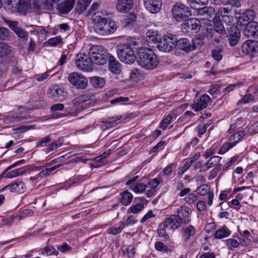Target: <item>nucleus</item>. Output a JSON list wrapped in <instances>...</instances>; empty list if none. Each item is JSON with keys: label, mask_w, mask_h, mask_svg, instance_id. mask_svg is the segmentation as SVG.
<instances>
[{"label": "nucleus", "mask_w": 258, "mask_h": 258, "mask_svg": "<svg viewBox=\"0 0 258 258\" xmlns=\"http://www.w3.org/2000/svg\"><path fill=\"white\" fill-rule=\"evenodd\" d=\"M91 94H83L73 100V104L76 108L82 107V104L87 101L90 100L92 98Z\"/></svg>", "instance_id": "obj_28"}, {"label": "nucleus", "mask_w": 258, "mask_h": 258, "mask_svg": "<svg viewBox=\"0 0 258 258\" xmlns=\"http://www.w3.org/2000/svg\"><path fill=\"white\" fill-rule=\"evenodd\" d=\"M12 51V47L8 44L4 42H0V57L10 55Z\"/></svg>", "instance_id": "obj_33"}, {"label": "nucleus", "mask_w": 258, "mask_h": 258, "mask_svg": "<svg viewBox=\"0 0 258 258\" xmlns=\"http://www.w3.org/2000/svg\"><path fill=\"white\" fill-rule=\"evenodd\" d=\"M137 17L134 13H130L125 19V23L126 25H132L136 20Z\"/></svg>", "instance_id": "obj_60"}, {"label": "nucleus", "mask_w": 258, "mask_h": 258, "mask_svg": "<svg viewBox=\"0 0 258 258\" xmlns=\"http://www.w3.org/2000/svg\"><path fill=\"white\" fill-rule=\"evenodd\" d=\"M93 63L97 65H103L107 62L110 54L102 45H95L91 47L89 52Z\"/></svg>", "instance_id": "obj_4"}, {"label": "nucleus", "mask_w": 258, "mask_h": 258, "mask_svg": "<svg viewBox=\"0 0 258 258\" xmlns=\"http://www.w3.org/2000/svg\"><path fill=\"white\" fill-rule=\"evenodd\" d=\"M147 188V185L143 183H138L132 189L136 193H142Z\"/></svg>", "instance_id": "obj_53"}, {"label": "nucleus", "mask_w": 258, "mask_h": 258, "mask_svg": "<svg viewBox=\"0 0 258 258\" xmlns=\"http://www.w3.org/2000/svg\"><path fill=\"white\" fill-rule=\"evenodd\" d=\"M230 234V230L226 226H223L215 232L214 237L217 239H222L228 237Z\"/></svg>", "instance_id": "obj_31"}, {"label": "nucleus", "mask_w": 258, "mask_h": 258, "mask_svg": "<svg viewBox=\"0 0 258 258\" xmlns=\"http://www.w3.org/2000/svg\"><path fill=\"white\" fill-rule=\"evenodd\" d=\"M104 165L103 160L100 156L96 157L94 159L93 166L95 168H99Z\"/></svg>", "instance_id": "obj_64"}, {"label": "nucleus", "mask_w": 258, "mask_h": 258, "mask_svg": "<svg viewBox=\"0 0 258 258\" xmlns=\"http://www.w3.org/2000/svg\"><path fill=\"white\" fill-rule=\"evenodd\" d=\"M71 84L78 89H85L88 84L87 79L81 74L73 72L68 76Z\"/></svg>", "instance_id": "obj_11"}, {"label": "nucleus", "mask_w": 258, "mask_h": 258, "mask_svg": "<svg viewBox=\"0 0 258 258\" xmlns=\"http://www.w3.org/2000/svg\"><path fill=\"white\" fill-rule=\"evenodd\" d=\"M48 94L49 97L55 101L62 102L67 96L68 93L63 88H56L50 90Z\"/></svg>", "instance_id": "obj_16"}, {"label": "nucleus", "mask_w": 258, "mask_h": 258, "mask_svg": "<svg viewBox=\"0 0 258 258\" xmlns=\"http://www.w3.org/2000/svg\"><path fill=\"white\" fill-rule=\"evenodd\" d=\"M91 2V0H78L76 7V11L82 14L87 10Z\"/></svg>", "instance_id": "obj_30"}, {"label": "nucleus", "mask_w": 258, "mask_h": 258, "mask_svg": "<svg viewBox=\"0 0 258 258\" xmlns=\"http://www.w3.org/2000/svg\"><path fill=\"white\" fill-rule=\"evenodd\" d=\"M191 211L189 208L185 206H181L177 209L176 216L181 224L186 225L191 221Z\"/></svg>", "instance_id": "obj_13"}, {"label": "nucleus", "mask_w": 258, "mask_h": 258, "mask_svg": "<svg viewBox=\"0 0 258 258\" xmlns=\"http://www.w3.org/2000/svg\"><path fill=\"white\" fill-rule=\"evenodd\" d=\"M121 118V116H118L116 117H108L106 119H102L101 122L104 124L102 126V128L104 130L115 126L117 124V121L120 120Z\"/></svg>", "instance_id": "obj_25"}, {"label": "nucleus", "mask_w": 258, "mask_h": 258, "mask_svg": "<svg viewBox=\"0 0 258 258\" xmlns=\"http://www.w3.org/2000/svg\"><path fill=\"white\" fill-rule=\"evenodd\" d=\"M234 147V144L230 143L229 142H226L223 144L222 147L219 149L218 154H223L227 152L229 150Z\"/></svg>", "instance_id": "obj_46"}, {"label": "nucleus", "mask_w": 258, "mask_h": 258, "mask_svg": "<svg viewBox=\"0 0 258 258\" xmlns=\"http://www.w3.org/2000/svg\"><path fill=\"white\" fill-rule=\"evenodd\" d=\"M168 231L167 229L162 228L160 225L158 226L157 233L160 237H163L165 240H168L170 239L169 235L167 233Z\"/></svg>", "instance_id": "obj_45"}, {"label": "nucleus", "mask_w": 258, "mask_h": 258, "mask_svg": "<svg viewBox=\"0 0 258 258\" xmlns=\"http://www.w3.org/2000/svg\"><path fill=\"white\" fill-rule=\"evenodd\" d=\"M220 86L218 84L211 85L209 90V93L212 95H217L220 94Z\"/></svg>", "instance_id": "obj_57"}, {"label": "nucleus", "mask_w": 258, "mask_h": 258, "mask_svg": "<svg viewBox=\"0 0 258 258\" xmlns=\"http://www.w3.org/2000/svg\"><path fill=\"white\" fill-rule=\"evenodd\" d=\"M51 140L50 136H48L42 138L40 139V140L37 143V147L41 146L43 147L46 146V145L50 142Z\"/></svg>", "instance_id": "obj_59"}, {"label": "nucleus", "mask_w": 258, "mask_h": 258, "mask_svg": "<svg viewBox=\"0 0 258 258\" xmlns=\"http://www.w3.org/2000/svg\"><path fill=\"white\" fill-rule=\"evenodd\" d=\"M116 48L118 57L122 62L126 64H132L137 59V57L130 45L120 44Z\"/></svg>", "instance_id": "obj_3"}, {"label": "nucleus", "mask_w": 258, "mask_h": 258, "mask_svg": "<svg viewBox=\"0 0 258 258\" xmlns=\"http://www.w3.org/2000/svg\"><path fill=\"white\" fill-rule=\"evenodd\" d=\"M187 3L190 8L193 9H198V7L201 5L208 4V0H187Z\"/></svg>", "instance_id": "obj_39"}, {"label": "nucleus", "mask_w": 258, "mask_h": 258, "mask_svg": "<svg viewBox=\"0 0 258 258\" xmlns=\"http://www.w3.org/2000/svg\"><path fill=\"white\" fill-rule=\"evenodd\" d=\"M176 36L172 34L164 36L160 39L157 47L160 51L170 52L175 48Z\"/></svg>", "instance_id": "obj_10"}, {"label": "nucleus", "mask_w": 258, "mask_h": 258, "mask_svg": "<svg viewBox=\"0 0 258 258\" xmlns=\"http://www.w3.org/2000/svg\"><path fill=\"white\" fill-rule=\"evenodd\" d=\"M90 82L92 85L95 88H102L105 84V80L103 78L93 77L91 78Z\"/></svg>", "instance_id": "obj_37"}, {"label": "nucleus", "mask_w": 258, "mask_h": 258, "mask_svg": "<svg viewBox=\"0 0 258 258\" xmlns=\"http://www.w3.org/2000/svg\"><path fill=\"white\" fill-rule=\"evenodd\" d=\"M75 0H65L57 6V10L60 14H67L73 8Z\"/></svg>", "instance_id": "obj_18"}, {"label": "nucleus", "mask_w": 258, "mask_h": 258, "mask_svg": "<svg viewBox=\"0 0 258 258\" xmlns=\"http://www.w3.org/2000/svg\"><path fill=\"white\" fill-rule=\"evenodd\" d=\"M222 21L227 25H230L233 21V17L231 15L222 14Z\"/></svg>", "instance_id": "obj_58"}, {"label": "nucleus", "mask_w": 258, "mask_h": 258, "mask_svg": "<svg viewBox=\"0 0 258 258\" xmlns=\"http://www.w3.org/2000/svg\"><path fill=\"white\" fill-rule=\"evenodd\" d=\"M198 196L192 193L188 194L184 199L186 203L188 205L195 204L198 200Z\"/></svg>", "instance_id": "obj_43"}, {"label": "nucleus", "mask_w": 258, "mask_h": 258, "mask_svg": "<svg viewBox=\"0 0 258 258\" xmlns=\"http://www.w3.org/2000/svg\"><path fill=\"white\" fill-rule=\"evenodd\" d=\"M221 157L218 156H212L208 161L209 167H213L220 161Z\"/></svg>", "instance_id": "obj_50"}, {"label": "nucleus", "mask_w": 258, "mask_h": 258, "mask_svg": "<svg viewBox=\"0 0 258 258\" xmlns=\"http://www.w3.org/2000/svg\"><path fill=\"white\" fill-rule=\"evenodd\" d=\"M198 13L201 15H206L212 18L215 15V9L212 7H205L199 9Z\"/></svg>", "instance_id": "obj_36"}, {"label": "nucleus", "mask_w": 258, "mask_h": 258, "mask_svg": "<svg viewBox=\"0 0 258 258\" xmlns=\"http://www.w3.org/2000/svg\"><path fill=\"white\" fill-rule=\"evenodd\" d=\"M15 32L19 38H22L24 40H26L28 38V32L20 27L17 28Z\"/></svg>", "instance_id": "obj_52"}, {"label": "nucleus", "mask_w": 258, "mask_h": 258, "mask_svg": "<svg viewBox=\"0 0 258 258\" xmlns=\"http://www.w3.org/2000/svg\"><path fill=\"white\" fill-rule=\"evenodd\" d=\"M146 9L152 14H156L160 11L162 6V0H143Z\"/></svg>", "instance_id": "obj_15"}, {"label": "nucleus", "mask_w": 258, "mask_h": 258, "mask_svg": "<svg viewBox=\"0 0 258 258\" xmlns=\"http://www.w3.org/2000/svg\"><path fill=\"white\" fill-rule=\"evenodd\" d=\"M238 158H239L238 155L234 156V157H232L230 159V161L224 165V166L223 167V170H227L230 166H231L235 162H236V161L238 160Z\"/></svg>", "instance_id": "obj_62"}, {"label": "nucleus", "mask_w": 258, "mask_h": 258, "mask_svg": "<svg viewBox=\"0 0 258 258\" xmlns=\"http://www.w3.org/2000/svg\"><path fill=\"white\" fill-rule=\"evenodd\" d=\"M108 60L109 71L115 74H119L121 67L118 61L112 55H110Z\"/></svg>", "instance_id": "obj_20"}, {"label": "nucleus", "mask_w": 258, "mask_h": 258, "mask_svg": "<svg viewBox=\"0 0 258 258\" xmlns=\"http://www.w3.org/2000/svg\"><path fill=\"white\" fill-rule=\"evenodd\" d=\"M173 118L172 115L169 114L165 118H164L160 124V127L163 130H165L167 126L171 123Z\"/></svg>", "instance_id": "obj_42"}, {"label": "nucleus", "mask_w": 258, "mask_h": 258, "mask_svg": "<svg viewBox=\"0 0 258 258\" xmlns=\"http://www.w3.org/2000/svg\"><path fill=\"white\" fill-rule=\"evenodd\" d=\"M133 5V0H118L116 4V10L120 13L128 12Z\"/></svg>", "instance_id": "obj_19"}, {"label": "nucleus", "mask_w": 258, "mask_h": 258, "mask_svg": "<svg viewBox=\"0 0 258 258\" xmlns=\"http://www.w3.org/2000/svg\"><path fill=\"white\" fill-rule=\"evenodd\" d=\"M182 239L184 241H188L196 233V229L192 225H188L181 230Z\"/></svg>", "instance_id": "obj_23"}, {"label": "nucleus", "mask_w": 258, "mask_h": 258, "mask_svg": "<svg viewBox=\"0 0 258 258\" xmlns=\"http://www.w3.org/2000/svg\"><path fill=\"white\" fill-rule=\"evenodd\" d=\"M244 35L247 38H258V23L251 21L247 24L244 29Z\"/></svg>", "instance_id": "obj_14"}, {"label": "nucleus", "mask_w": 258, "mask_h": 258, "mask_svg": "<svg viewBox=\"0 0 258 258\" xmlns=\"http://www.w3.org/2000/svg\"><path fill=\"white\" fill-rule=\"evenodd\" d=\"M216 31V30L214 29L212 26H209L204 30L202 33L203 36L204 37L211 40Z\"/></svg>", "instance_id": "obj_40"}, {"label": "nucleus", "mask_w": 258, "mask_h": 258, "mask_svg": "<svg viewBox=\"0 0 258 258\" xmlns=\"http://www.w3.org/2000/svg\"><path fill=\"white\" fill-rule=\"evenodd\" d=\"M210 100V97L208 95L204 94L200 97L197 102H195L191 105V109L195 111L203 110L206 108Z\"/></svg>", "instance_id": "obj_17"}, {"label": "nucleus", "mask_w": 258, "mask_h": 258, "mask_svg": "<svg viewBox=\"0 0 258 258\" xmlns=\"http://www.w3.org/2000/svg\"><path fill=\"white\" fill-rule=\"evenodd\" d=\"M231 30L227 36L230 45L234 46L239 42L240 37V32L235 27H231Z\"/></svg>", "instance_id": "obj_22"}, {"label": "nucleus", "mask_w": 258, "mask_h": 258, "mask_svg": "<svg viewBox=\"0 0 258 258\" xmlns=\"http://www.w3.org/2000/svg\"><path fill=\"white\" fill-rule=\"evenodd\" d=\"M172 14L177 22H181L191 16L190 8L181 3H176L172 8Z\"/></svg>", "instance_id": "obj_5"}, {"label": "nucleus", "mask_w": 258, "mask_h": 258, "mask_svg": "<svg viewBox=\"0 0 258 258\" xmlns=\"http://www.w3.org/2000/svg\"><path fill=\"white\" fill-rule=\"evenodd\" d=\"M227 245L229 247L236 248L239 245V242L234 239H229L226 240Z\"/></svg>", "instance_id": "obj_63"}, {"label": "nucleus", "mask_w": 258, "mask_h": 258, "mask_svg": "<svg viewBox=\"0 0 258 258\" xmlns=\"http://www.w3.org/2000/svg\"><path fill=\"white\" fill-rule=\"evenodd\" d=\"M254 100V97L250 94H246L237 103V105L251 102Z\"/></svg>", "instance_id": "obj_41"}, {"label": "nucleus", "mask_w": 258, "mask_h": 258, "mask_svg": "<svg viewBox=\"0 0 258 258\" xmlns=\"http://www.w3.org/2000/svg\"><path fill=\"white\" fill-rule=\"evenodd\" d=\"M165 219L171 226L172 230L177 229L181 225L180 222L178 221L176 214L171 215L169 217Z\"/></svg>", "instance_id": "obj_32"}, {"label": "nucleus", "mask_w": 258, "mask_h": 258, "mask_svg": "<svg viewBox=\"0 0 258 258\" xmlns=\"http://www.w3.org/2000/svg\"><path fill=\"white\" fill-rule=\"evenodd\" d=\"M158 33L153 30H149L146 33V40L148 43L155 44L158 42L160 40Z\"/></svg>", "instance_id": "obj_26"}, {"label": "nucleus", "mask_w": 258, "mask_h": 258, "mask_svg": "<svg viewBox=\"0 0 258 258\" xmlns=\"http://www.w3.org/2000/svg\"><path fill=\"white\" fill-rule=\"evenodd\" d=\"M61 145L62 144L59 141L53 142L50 144L49 146L47 148H46L45 152L46 153H48L51 151L56 150L58 148L61 147Z\"/></svg>", "instance_id": "obj_51"}, {"label": "nucleus", "mask_w": 258, "mask_h": 258, "mask_svg": "<svg viewBox=\"0 0 258 258\" xmlns=\"http://www.w3.org/2000/svg\"><path fill=\"white\" fill-rule=\"evenodd\" d=\"M63 164H59L52 167L46 168L44 170H41L38 174L41 180L42 178L50 175L52 171L60 167Z\"/></svg>", "instance_id": "obj_35"}, {"label": "nucleus", "mask_w": 258, "mask_h": 258, "mask_svg": "<svg viewBox=\"0 0 258 258\" xmlns=\"http://www.w3.org/2000/svg\"><path fill=\"white\" fill-rule=\"evenodd\" d=\"M201 27V22L197 18H187L181 24V32L185 34L190 35L200 31Z\"/></svg>", "instance_id": "obj_6"}, {"label": "nucleus", "mask_w": 258, "mask_h": 258, "mask_svg": "<svg viewBox=\"0 0 258 258\" xmlns=\"http://www.w3.org/2000/svg\"><path fill=\"white\" fill-rule=\"evenodd\" d=\"M133 195L128 191H125L122 193L121 202L122 205L127 206L131 203L133 200Z\"/></svg>", "instance_id": "obj_38"}, {"label": "nucleus", "mask_w": 258, "mask_h": 258, "mask_svg": "<svg viewBox=\"0 0 258 258\" xmlns=\"http://www.w3.org/2000/svg\"><path fill=\"white\" fill-rule=\"evenodd\" d=\"M26 188L25 185L23 182L21 181H17L12 184H10L4 188L2 190H4L5 189L9 188L11 192H19L23 193L25 191Z\"/></svg>", "instance_id": "obj_21"}, {"label": "nucleus", "mask_w": 258, "mask_h": 258, "mask_svg": "<svg viewBox=\"0 0 258 258\" xmlns=\"http://www.w3.org/2000/svg\"><path fill=\"white\" fill-rule=\"evenodd\" d=\"M47 43L50 46H56L62 43V39L60 36H56L50 38Z\"/></svg>", "instance_id": "obj_55"}, {"label": "nucleus", "mask_w": 258, "mask_h": 258, "mask_svg": "<svg viewBox=\"0 0 258 258\" xmlns=\"http://www.w3.org/2000/svg\"><path fill=\"white\" fill-rule=\"evenodd\" d=\"M255 13L252 10L248 9L243 12L239 16L238 22L240 23L252 21L254 19Z\"/></svg>", "instance_id": "obj_27"}, {"label": "nucleus", "mask_w": 258, "mask_h": 258, "mask_svg": "<svg viewBox=\"0 0 258 258\" xmlns=\"http://www.w3.org/2000/svg\"><path fill=\"white\" fill-rule=\"evenodd\" d=\"M168 231L167 229L162 228L160 225L158 226L157 233L160 237H163L165 240H168L170 239L169 235L167 233Z\"/></svg>", "instance_id": "obj_44"}, {"label": "nucleus", "mask_w": 258, "mask_h": 258, "mask_svg": "<svg viewBox=\"0 0 258 258\" xmlns=\"http://www.w3.org/2000/svg\"><path fill=\"white\" fill-rule=\"evenodd\" d=\"M245 133L243 131H238L231 135L229 138V142L234 144V146L244 136Z\"/></svg>", "instance_id": "obj_34"}, {"label": "nucleus", "mask_w": 258, "mask_h": 258, "mask_svg": "<svg viewBox=\"0 0 258 258\" xmlns=\"http://www.w3.org/2000/svg\"><path fill=\"white\" fill-rule=\"evenodd\" d=\"M175 44V53L177 55L187 53L196 48V46L191 44L189 40L186 38L178 39L176 37Z\"/></svg>", "instance_id": "obj_8"}, {"label": "nucleus", "mask_w": 258, "mask_h": 258, "mask_svg": "<svg viewBox=\"0 0 258 258\" xmlns=\"http://www.w3.org/2000/svg\"><path fill=\"white\" fill-rule=\"evenodd\" d=\"M144 206L143 204L139 203L137 204L135 206H131L128 210V213H132L137 214L139 213L142 209H143Z\"/></svg>", "instance_id": "obj_47"}, {"label": "nucleus", "mask_w": 258, "mask_h": 258, "mask_svg": "<svg viewBox=\"0 0 258 258\" xmlns=\"http://www.w3.org/2000/svg\"><path fill=\"white\" fill-rule=\"evenodd\" d=\"M155 247L156 250L163 252H168L169 251L168 247L164 243L160 241L155 243Z\"/></svg>", "instance_id": "obj_49"}, {"label": "nucleus", "mask_w": 258, "mask_h": 258, "mask_svg": "<svg viewBox=\"0 0 258 258\" xmlns=\"http://www.w3.org/2000/svg\"><path fill=\"white\" fill-rule=\"evenodd\" d=\"M213 28L218 32L220 33H225V29L224 27L223 22L222 21L220 15L216 14L213 20Z\"/></svg>", "instance_id": "obj_29"}, {"label": "nucleus", "mask_w": 258, "mask_h": 258, "mask_svg": "<svg viewBox=\"0 0 258 258\" xmlns=\"http://www.w3.org/2000/svg\"><path fill=\"white\" fill-rule=\"evenodd\" d=\"M176 165L174 163H171L170 164L165 167L163 170L164 175L166 176L171 175L173 169L176 168Z\"/></svg>", "instance_id": "obj_54"}, {"label": "nucleus", "mask_w": 258, "mask_h": 258, "mask_svg": "<svg viewBox=\"0 0 258 258\" xmlns=\"http://www.w3.org/2000/svg\"><path fill=\"white\" fill-rule=\"evenodd\" d=\"M137 60L139 66L146 70H153L158 65L159 59L151 49L141 47L137 51Z\"/></svg>", "instance_id": "obj_2"}, {"label": "nucleus", "mask_w": 258, "mask_h": 258, "mask_svg": "<svg viewBox=\"0 0 258 258\" xmlns=\"http://www.w3.org/2000/svg\"><path fill=\"white\" fill-rule=\"evenodd\" d=\"M30 0H19L17 4L18 12L21 14H26L31 9Z\"/></svg>", "instance_id": "obj_24"}, {"label": "nucleus", "mask_w": 258, "mask_h": 258, "mask_svg": "<svg viewBox=\"0 0 258 258\" xmlns=\"http://www.w3.org/2000/svg\"><path fill=\"white\" fill-rule=\"evenodd\" d=\"M93 61L89 55L80 53L76 55L75 64L80 70L85 71H90L93 69Z\"/></svg>", "instance_id": "obj_9"}, {"label": "nucleus", "mask_w": 258, "mask_h": 258, "mask_svg": "<svg viewBox=\"0 0 258 258\" xmlns=\"http://www.w3.org/2000/svg\"><path fill=\"white\" fill-rule=\"evenodd\" d=\"M225 33H220V32L216 31L211 40L212 41L215 42L216 43H219L222 38V35Z\"/></svg>", "instance_id": "obj_61"}, {"label": "nucleus", "mask_w": 258, "mask_h": 258, "mask_svg": "<svg viewBox=\"0 0 258 258\" xmlns=\"http://www.w3.org/2000/svg\"><path fill=\"white\" fill-rule=\"evenodd\" d=\"M243 54L253 56L258 54V41L254 40H248L245 41L241 47Z\"/></svg>", "instance_id": "obj_12"}, {"label": "nucleus", "mask_w": 258, "mask_h": 258, "mask_svg": "<svg viewBox=\"0 0 258 258\" xmlns=\"http://www.w3.org/2000/svg\"><path fill=\"white\" fill-rule=\"evenodd\" d=\"M192 164L187 159L186 162L181 166L178 168L177 174L178 175H182L188 168L190 167Z\"/></svg>", "instance_id": "obj_48"}, {"label": "nucleus", "mask_w": 258, "mask_h": 258, "mask_svg": "<svg viewBox=\"0 0 258 258\" xmlns=\"http://www.w3.org/2000/svg\"><path fill=\"white\" fill-rule=\"evenodd\" d=\"M44 166H35L33 165H28L25 167H23L22 168H20L18 169H15L10 172H7L9 170H7V168L3 172V173L0 175L3 177H5L8 178H11L13 177H15L20 175L23 174L25 173H30L33 171H38L41 170Z\"/></svg>", "instance_id": "obj_7"}, {"label": "nucleus", "mask_w": 258, "mask_h": 258, "mask_svg": "<svg viewBox=\"0 0 258 258\" xmlns=\"http://www.w3.org/2000/svg\"><path fill=\"white\" fill-rule=\"evenodd\" d=\"M209 188L207 184H203L200 186L197 189L198 193L202 196H205L207 194H209Z\"/></svg>", "instance_id": "obj_56"}, {"label": "nucleus", "mask_w": 258, "mask_h": 258, "mask_svg": "<svg viewBox=\"0 0 258 258\" xmlns=\"http://www.w3.org/2000/svg\"><path fill=\"white\" fill-rule=\"evenodd\" d=\"M108 13L103 10L96 11L92 14L91 19L94 23V29L96 34L100 36H107L114 33L117 29L115 22L108 20L106 17Z\"/></svg>", "instance_id": "obj_1"}]
</instances>
